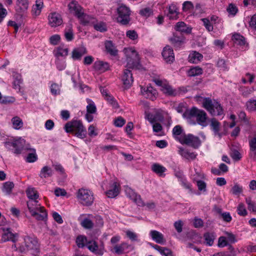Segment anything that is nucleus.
Wrapping results in <instances>:
<instances>
[{"mask_svg": "<svg viewBox=\"0 0 256 256\" xmlns=\"http://www.w3.org/2000/svg\"><path fill=\"white\" fill-rule=\"evenodd\" d=\"M12 122L13 128L16 130H19L23 126V122L22 120L18 116H14L12 118Z\"/></svg>", "mask_w": 256, "mask_h": 256, "instance_id": "58836bf2", "label": "nucleus"}, {"mask_svg": "<svg viewBox=\"0 0 256 256\" xmlns=\"http://www.w3.org/2000/svg\"><path fill=\"white\" fill-rule=\"evenodd\" d=\"M194 8V6L192 2L186 1L182 4V10L184 12L190 10Z\"/></svg>", "mask_w": 256, "mask_h": 256, "instance_id": "338daca9", "label": "nucleus"}, {"mask_svg": "<svg viewBox=\"0 0 256 256\" xmlns=\"http://www.w3.org/2000/svg\"><path fill=\"white\" fill-rule=\"evenodd\" d=\"M24 241L28 250H32L34 254L38 252L39 244L36 238L27 236L25 238Z\"/></svg>", "mask_w": 256, "mask_h": 256, "instance_id": "9b49d317", "label": "nucleus"}, {"mask_svg": "<svg viewBox=\"0 0 256 256\" xmlns=\"http://www.w3.org/2000/svg\"><path fill=\"white\" fill-rule=\"evenodd\" d=\"M126 244H121L120 245H116L114 248V252L117 254H122L123 253V252L124 250V246Z\"/></svg>", "mask_w": 256, "mask_h": 256, "instance_id": "69168bd1", "label": "nucleus"}, {"mask_svg": "<svg viewBox=\"0 0 256 256\" xmlns=\"http://www.w3.org/2000/svg\"><path fill=\"white\" fill-rule=\"evenodd\" d=\"M210 126L214 134L216 135L218 134L220 130V123L216 118H213L210 120Z\"/></svg>", "mask_w": 256, "mask_h": 256, "instance_id": "a19ab883", "label": "nucleus"}, {"mask_svg": "<svg viewBox=\"0 0 256 256\" xmlns=\"http://www.w3.org/2000/svg\"><path fill=\"white\" fill-rule=\"evenodd\" d=\"M174 225L178 232L180 233L182 232L183 223L181 220L175 222Z\"/></svg>", "mask_w": 256, "mask_h": 256, "instance_id": "0e129e2a", "label": "nucleus"}, {"mask_svg": "<svg viewBox=\"0 0 256 256\" xmlns=\"http://www.w3.org/2000/svg\"><path fill=\"white\" fill-rule=\"evenodd\" d=\"M119 193V190L116 182L111 181L109 184L108 190L106 192L108 198H114L117 196Z\"/></svg>", "mask_w": 256, "mask_h": 256, "instance_id": "4468645a", "label": "nucleus"}, {"mask_svg": "<svg viewBox=\"0 0 256 256\" xmlns=\"http://www.w3.org/2000/svg\"><path fill=\"white\" fill-rule=\"evenodd\" d=\"M105 47L107 52L110 54L112 56H116L117 54V50L112 41H106L105 42Z\"/></svg>", "mask_w": 256, "mask_h": 256, "instance_id": "f704fd0d", "label": "nucleus"}, {"mask_svg": "<svg viewBox=\"0 0 256 256\" xmlns=\"http://www.w3.org/2000/svg\"><path fill=\"white\" fill-rule=\"evenodd\" d=\"M129 240L134 243H138L140 241L138 235L135 232L132 231H129Z\"/></svg>", "mask_w": 256, "mask_h": 256, "instance_id": "3c124183", "label": "nucleus"}, {"mask_svg": "<svg viewBox=\"0 0 256 256\" xmlns=\"http://www.w3.org/2000/svg\"><path fill=\"white\" fill-rule=\"evenodd\" d=\"M170 40L175 48H180L184 44L185 38L182 35L178 36L174 34L173 36L170 38Z\"/></svg>", "mask_w": 256, "mask_h": 256, "instance_id": "4be33fe9", "label": "nucleus"}, {"mask_svg": "<svg viewBox=\"0 0 256 256\" xmlns=\"http://www.w3.org/2000/svg\"><path fill=\"white\" fill-rule=\"evenodd\" d=\"M228 245L226 238L224 236H220L218 238V246L220 248H224Z\"/></svg>", "mask_w": 256, "mask_h": 256, "instance_id": "e2e57ef3", "label": "nucleus"}, {"mask_svg": "<svg viewBox=\"0 0 256 256\" xmlns=\"http://www.w3.org/2000/svg\"><path fill=\"white\" fill-rule=\"evenodd\" d=\"M141 92L146 98L152 100H154L158 95L157 90L150 84L148 85L146 87L142 86Z\"/></svg>", "mask_w": 256, "mask_h": 256, "instance_id": "f8f14e48", "label": "nucleus"}, {"mask_svg": "<svg viewBox=\"0 0 256 256\" xmlns=\"http://www.w3.org/2000/svg\"><path fill=\"white\" fill-rule=\"evenodd\" d=\"M152 170L159 176H162L163 173L166 170V168L163 166L158 164H154L152 166Z\"/></svg>", "mask_w": 256, "mask_h": 256, "instance_id": "37998d69", "label": "nucleus"}, {"mask_svg": "<svg viewBox=\"0 0 256 256\" xmlns=\"http://www.w3.org/2000/svg\"><path fill=\"white\" fill-rule=\"evenodd\" d=\"M87 53L86 48L84 46L74 48L72 52V58L74 60H80L82 56Z\"/></svg>", "mask_w": 256, "mask_h": 256, "instance_id": "dca6fc26", "label": "nucleus"}, {"mask_svg": "<svg viewBox=\"0 0 256 256\" xmlns=\"http://www.w3.org/2000/svg\"><path fill=\"white\" fill-rule=\"evenodd\" d=\"M178 8L176 4H172L168 8V16L170 19L176 20L178 18Z\"/></svg>", "mask_w": 256, "mask_h": 256, "instance_id": "cd10ccee", "label": "nucleus"}, {"mask_svg": "<svg viewBox=\"0 0 256 256\" xmlns=\"http://www.w3.org/2000/svg\"><path fill=\"white\" fill-rule=\"evenodd\" d=\"M94 28L100 32H106L107 30L106 25L104 23L100 22L94 25Z\"/></svg>", "mask_w": 256, "mask_h": 256, "instance_id": "13d9d810", "label": "nucleus"}, {"mask_svg": "<svg viewBox=\"0 0 256 256\" xmlns=\"http://www.w3.org/2000/svg\"><path fill=\"white\" fill-rule=\"evenodd\" d=\"M38 159L36 153V150L32 149V152L30 153L26 157V162H34Z\"/></svg>", "mask_w": 256, "mask_h": 256, "instance_id": "603ef678", "label": "nucleus"}, {"mask_svg": "<svg viewBox=\"0 0 256 256\" xmlns=\"http://www.w3.org/2000/svg\"><path fill=\"white\" fill-rule=\"evenodd\" d=\"M0 232L2 233L1 240L2 242H4L8 241L16 242V237L18 234H13L10 228L1 227L0 228Z\"/></svg>", "mask_w": 256, "mask_h": 256, "instance_id": "9d476101", "label": "nucleus"}, {"mask_svg": "<svg viewBox=\"0 0 256 256\" xmlns=\"http://www.w3.org/2000/svg\"><path fill=\"white\" fill-rule=\"evenodd\" d=\"M203 58V56L196 51L192 52L188 56L189 62L193 64H198Z\"/></svg>", "mask_w": 256, "mask_h": 256, "instance_id": "a878e982", "label": "nucleus"}, {"mask_svg": "<svg viewBox=\"0 0 256 256\" xmlns=\"http://www.w3.org/2000/svg\"><path fill=\"white\" fill-rule=\"evenodd\" d=\"M117 10V22L122 25H126L128 24V8L124 6H120Z\"/></svg>", "mask_w": 256, "mask_h": 256, "instance_id": "1a4fd4ad", "label": "nucleus"}, {"mask_svg": "<svg viewBox=\"0 0 256 256\" xmlns=\"http://www.w3.org/2000/svg\"><path fill=\"white\" fill-rule=\"evenodd\" d=\"M70 12L78 17L84 11L82 8L76 2L72 1L68 5Z\"/></svg>", "mask_w": 256, "mask_h": 256, "instance_id": "6ab92c4d", "label": "nucleus"}, {"mask_svg": "<svg viewBox=\"0 0 256 256\" xmlns=\"http://www.w3.org/2000/svg\"><path fill=\"white\" fill-rule=\"evenodd\" d=\"M26 193L30 200H36L39 197L37 191L34 188H28Z\"/></svg>", "mask_w": 256, "mask_h": 256, "instance_id": "c9c22d12", "label": "nucleus"}, {"mask_svg": "<svg viewBox=\"0 0 256 256\" xmlns=\"http://www.w3.org/2000/svg\"><path fill=\"white\" fill-rule=\"evenodd\" d=\"M38 220H46L47 218V213L44 207H42L40 211L36 212V214L32 215Z\"/></svg>", "mask_w": 256, "mask_h": 256, "instance_id": "473e14b6", "label": "nucleus"}, {"mask_svg": "<svg viewBox=\"0 0 256 256\" xmlns=\"http://www.w3.org/2000/svg\"><path fill=\"white\" fill-rule=\"evenodd\" d=\"M53 170L48 166H44L40 170L39 176L40 178H47L52 176Z\"/></svg>", "mask_w": 256, "mask_h": 256, "instance_id": "7c9ffc66", "label": "nucleus"}, {"mask_svg": "<svg viewBox=\"0 0 256 256\" xmlns=\"http://www.w3.org/2000/svg\"><path fill=\"white\" fill-rule=\"evenodd\" d=\"M87 112L89 114H94L96 112V108L93 102L90 103L86 106Z\"/></svg>", "mask_w": 256, "mask_h": 256, "instance_id": "680f3d73", "label": "nucleus"}, {"mask_svg": "<svg viewBox=\"0 0 256 256\" xmlns=\"http://www.w3.org/2000/svg\"><path fill=\"white\" fill-rule=\"evenodd\" d=\"M64 130L66 132L72 133L80 138L86 137V130L80 120H73L67 122L64 126Z\"/></svg>", "mask_w": 256, "mask_h": 256, "instance_id": "f03ea898", "label": "nucleus"}, {"mask_svg": "<svg viewBox=\"0 0 256 256\" xmlns=\"http://www.w3.org/2000/svg\"><path fill=\"white\" fill-rule=\"evenodd\" d=\"M60 85L56 83H52L50 87V92L53 95H57L60 94Z\"/></svg>", "mask_w": 256, "mask_h": 256, "instance_id": "8fccbe9b", "label": "nucleus"}, {"mask_svg": "<svg viewBox=\"0 0 256 256\" xmlns=\"http://www.w3.org/2000/svg\"><path fill=\"white\" fill-rule=\"evenodd\" d=\"M162 56L166 62H172L174 60L173 50L169 46H166L162 52Z\"/></svg>", "mask_w": 256, "mask_h": 256, "instance_id": "ddd939ff", "label": "nucleus"}, {"mask_svg": "<svg viewBox=\"0 0 256 256\" xmlns=\"http://www.w3.org/2000/svg\"><path fill=\"white\" fill-rule=\"evenodd\" d=\"M230 156L234 160H239L242 158L241 154L240 152L237 150H232V152H230Z\"/></svg>", "mask_w": 256, "mask_h": 256, "instance_id": "4d7b16f0", "label": "nucleus"}, {"mask_svg": "<svg viewBox=\"0 0 256 256\" xmlns=\"http://www.w3.org/2000/svg\"><path fill=\"white\" fill-rule=\"evenodd\" d=\"M246 202L248 205V210L254 212H256V204L252 202L249 198L246 199Z\"/></svg>", "mask_w": 256, "mask_h": 256, "instance_id": "bf43d9fd", "label": "nucleus"}, {"mask_svg": "<svg viewBox=\"0 0 256 256\" xmlns=\"http://www.w3.org/2000/svg\"><path fill=\"white\" fill-rule=\"evenodd\" d=\"M179 153L182 156L189 160H194L197 156V154L194 152H190V151L184 150L182 148H180Z\"/></svg>", "mask_w": 256, "mask_h": 256, "instance_id": "c756f323", "label": "nucleus"}, {"mask_svg": "<svg viewBox=\"0 0 256 256\" xmlns=\"http://www.w3.org/2000/svg\"><path fill=\"white\" fill-rule=\"evenodd\" d=\"M82 226L86 228H91L93 227L92 221L88 218H84L81 222Z\"/></svg>", "mask_w": 256, "mask_h": 256, "instance_id": "6e6d98bb", "label": "nucleus"}, {"mask_svg": "<svg viewBox=\"0 0 256 256\" xmlns=\"http://www.w3.org/2000/svg\"><path fill=\"white\" fill-rule=\"evenodd\" d=\"M77 198L79 202L84 206L92 205L94 200L92 192L88 190L83 188L78 190Z\"/></svg>", "mask_w": 256, "mask_h": 256, "instance_id": "39448f33", "label": "nucleus"}, {"mask_svg": "<svg viewBox=\"0 0 256 256\" xmlns=\"http://www.w3.org/2000/svg\"><path fill=\"white\" fill-rule=\"evenodd\" d=\"M250 150H251L250 155L252 158L256 160V136L253 138L249 142Z\"/></svg>", "mask_w": 256, "mask_h": 256, "instance_id": "e433bc0d", "label": "nucleus"}, {"mask_svg": "<svg viewBox=\"0 0 256 256\" xmlns=\"http://www.w3.org/2000/svg\"><path fill=\"white\" fill-rule=\"evenodd\" d=\"M227 12L230 14L235 16L238 12L237 7L234 4H230L226 8Z\"/></svg>", "mask_w": 256, "mask_h": 256, "instance_id": "864d4df0", "label": "nucleus"}, {"mask_svg": "<svg viewBox=\"0 0 256 256\" xmlns=\"http://www.w3.org/2000/svg\"><path fill=\"white\" fill-rule=\"evenodd\" d=\"M62 22L60 15L56 12L50 14L48 16V24L52 27L60 26Z\"/></svg>", "mask_w": 256, "mask_h": 256, "instance_id": "2eb2a0df", "label": "nucleus"}, {"mask_svg": "<svg viewBox=\"0 0 256 256\" xmlns=\"http://www.w3.org/2000/svg\"><path fill=\"white\" fill-rule=\"evenodd\" d=\"M246 108L250 111L256 110V100L250 99L246 103Z\"/></svg>", "mask_w": 256, "mask_h": 256, "instance_id": "de8ad7c7", "label": "nucleus"}, {"mask_svg": "<svg viewBox=\"0 0 256 256\" xmlns=\"http://www.w3.org/2000/svg\"><path fill=\"white\" fill-rule=\"evenodd\" d=\"M64 36L68 41H71L74 38V34L72 25L70 24L66 29L64 32Z\"/></svg>", "mask_w": 256, "mask_h": 256, "instance_id": "a18cd8bd", "label": "nucleus"}, {"mask_svg": "<svg viewBox=\"0 0 256 256\" xmlns=\"http://www.w3.org/2000/svg\"><path fill=\"white\" fill-rule=\"evenodd\" d=\"M242 192V187L236 183L230 190V192L234 195H239Z\"/></svg>", "mask_w": 256, "mask_h": 256, "instance_id": "09e8293b", "label": "nucleus"}, {"mask_svg": "<svg viewBox=\"0 0 256 256\" xmlns=\"http://www.w3.org/2000/svg\"><path fill=\"white\" fill-rule=\"evenodd\" d=\"M217 66L218 67H219L221 70H226L228 69L227 64H226L225 60L222 59L219 60L218 61Z\"/></svg>", "mask_w": 256, "mask_h": 256, "instance_id": "774afa93", "label": "nucleus"}, {"mask_svg": "<svg viewBox=\"0 0 256 256\" xmlns=\"http://www.w3.org/2000/svg\"><path fill=\"white\" fill-rule=\"evenodd\" d=\"M94 66L97 70L104 72L108 69L109 64L106 62L98 60L94 62Z\"/></svg>", "mask_w": 256, "mask_h": 256, "instance_id": "2f4dec72", "label": "nucleus"}, {"mask_svg": "<svg viewBox=\"0 0 256 256\" xmlns=\"http://www.w3.org/2000/svg\"><path fill=\"white\" fill-rule=\"evenodd\" d=\"M204 25L208 31L211 32L213 30L214 28L212 25L210 24V19L208 18H204L202 19Z\"/></svg>", "mask_w": 256, "mask_h": 256, "instance_id": "5fc2aeb1", "label": "nucleus"}, {"mask_svg": "<svg viewBox=\"0 0 256 256\" xmlns=\"http://www.w3.org/2000/svg\"><path fill=\"white\" fill-rule=\"evenodd\" d=\"M81 24L86 25L89 23H92L94 22V18L86 14L84 11L77 17Z\"/></svg>", "mask_w": 256, "mask_h": 256, "instance_id": "bb28decb", "label": "nucleus"}, {"mask_svg": "<svg viewBox=\"0 0 256 256\" xmlns=\"http://www.w3.org/2000/svg\"><path fill=\"white\" fill-rule=\"evenodd\" d=\"M86 247L90 251L98 255L102 256L104 254V248H98V245L94 240H89Z\"/></svg>", "mask_w": 256, "mask_h": 256, "instance_id": "aec40b11", "label": "nucleus"}, {"mask_svg": "<svg viewBox=\"0 0 256 256\" xmlns=\"http://www.w3.org/2000/svg\"><path fill=\"white\" fill-rule=\"evenodd\" d=\"M174 28L176 31H179L186 34H190L192 31V28L188 27L186 24L182 22H177Z\"/></svg>", "mask_w": 256, "mask_h": 256, "instance_id": "c85d7f7f", "label": "nucleus"}, {"mask_svg": "<svg viewBox=\"0 0 256 256\" xmlns=\"http://www.w3.org/2000/svg\"><path fill=\"white\" fill-rule=\"evenodd\" d=\"M25 140L21 138L8 139L4 142L5 147L14 154H20L24 148Z\"/></svg>", "mask_w": 256, "mask_h": 256, "instance_id": "20e7f679", "label": "nucleus"}, {"mask_svg": "<svg viewBox=\"0 0 256 256\" xmlns=\"http://www.w3.org/2000/svg\"><path fill=\"white\" fill-rule=\"evenodd\" d=\"M68 49L67 48H65L63 46H60L58 47L56 50H54V56L56 58H64L68 56Z\"/></svg>", "mask_w": 256, "mask_h": 256, "instance_id": "393cba45", "label": "nucleus"}, {"mask_svg": "<svg viewBox=\"0 0 256 256\" xmlns=\"http://www.w3.org/2000/svg\"><path fill=\"white\" fill-rule=\"evenodd\" d=\"M232 40L235 44L240 46L242 49L246 50L248 47L244 38L239 34H233Z\"/></svg>", "mask_w": 256, "mask_h": 256, "instance_id": "f3484780", "label": "nucleus"}, {"mask_svg": "<svg viewBox=\"0 0 256 256\" xmlns=\"http://www.w3.org/2000/svg\"><path fill=\"white\" fill-rule=\"evenodd\" d=\"M88 240L86 236H78L76 239V243L78 248H84L87 246Z\"/></svg>", "mask_w": 256, "mask_h": 256, "instance_id": "79ce46f5", "label": "nucleus"}, {"mask_svg": "<svg viewBox=\"0 0 256 256\" xmlns=\"http://www.w3.org/2000/svg\"><path fill=\"white\" fill-rule=\"evenodd\" d=\"M182 128L181 126L180 125H177L175 126L172 130V134L174 136L180 137L182 135Z\"/></svg>", "mask_w": 256, "mask_h": 256, "instance_id": "052dcab7", "label": "nucleus"}, {"mask_svg": "<svg viewBox=\"0 0 256 256\" xmlns=\"http://www.w3.org/2000/svg\"><path fill=\"white\" fill-rule=\"evenodd\" d=\"M178 140L182 144H186L194 148H198L201 144L199 138L192 134L182 135L178 138Z\"/></svg>", "mask_w": 256, "mask_h": 256, "instance_id": "423d86ee", "label": "nucleus"}, {"mask_svg": "<svg viewBox=\"0 0 256 256\" xmlns=\"http://www.w3.org/2000/svg\"><path fill=\"white\" fill-rule=\"evenodd\" d=\"M203 70L200 66H192L188 71V75L189 76H196L202 74Z\"/></svg>", "mask_w": 256, "mask_h": 256, "instance_id": "72a5a7b5", "label": "nucleus"}, {"mask_svg": "<svg viewBox=\"0 0 256 256\" xmlns=\"http://www.w3.org/2000/svg\"><path fill=\"white\" fill-rule=\"evenodd\" d=\"M56 64L57 68L59 70H64L66 67L65 59L64 58H56Z\"/></svg>", "mask_w": 256, "mask_h": 256, "instance_id": "c03bdc74", "label": "nucleus"}, {"mask_svg": "<svg viewBox=\"0 0 256 256\" xmlns=\"http://www.w3.org/2000/svg\"><path fill=\"white\" fill-rule=\"evenodd\" d=\"M202 106L212 116L223 114V109L221 105L214 100L209 98H202Z\"/></svg>", "mask_w": 256, "mask_h": 256, "instance_id": "7ed1b4c3", "label": "nucleus"}, {"mask_svg": "<svg viewBox=\"0 0 256 256\" xmlns=\"http://www.w3.org/2000/svg\"><path fill=\"white\" fill-rule=\"evenodd\" d=\"M38 203L37 200H30L27 202V206L31 215L36 214V212L40 210L42 206Z\"/></svg>", "mask_w": 256, "mask_h": 256, "instance_id": "412c9836", "label": "nucleus"}, {"mask_svg": "<svg viewBox=\"0 0 256 256\" xmlns=\"http://www.w3.org/2000/svg\"><path fill=\"white\" fill-rule=\"evenodd\" d=\"M14 187V184L12 182H6L4 184L2 190L6 194H10Z\"/></svg>", "mask_w": 256, "mask_h": 256, "instance_id": "ea45409f", "label": "nucleus"}, {"mask_svg": "<svg viewBox=\"0 0 256 256\" xmlns=\"http://www.w3.org/2000/svg\"><path fill=\"white\" fill-rule=\"evenodd\" d=\"M188 122L190 124H196V123L202 126L207 125L208 116L203 110L193 107L186 110L183 114Z\"/></svg>", "mask_w": 256, "mask_h": 256, "instance_id": "f257e3e1", "label": "nucleus"}, {"mask_svg": "<svg viewBox=\"0 0 256 256\" xmlns=\"http://www.w3.org/2000/svg\"><path fill=\"white\" fill-rule=\"evenodd\" d=\"M162 92L166 96H175L179 94V90L174 88L171 86L166 84L162 86L160 88Z\"/></svg>", "mask_w": 256, "mask_h": 256, "instance_id": "a211bd4d", "label": "nucleus"}, {"mask_svg": "<svg viewBox=\"0 0 256 256\" xmlns=\"http://www.w3.org/2000/svg\"><path fill=\"white\" fill-rule=\"evenodd\" d=\"M150 235L152 240L158 244H163L166 242L164 235L157 230H151L150 232Z\"/></svg>", "mask_w": 256, "mask_h": 256, "instance_id": "5701e85b", "label": "nucleus"}, {"mask_svg": "<svg viewBox=\"0 0 256 256\" xmlns=\"http://www.w3.org/2000/svg\"><path fill=\"white\" fill-rule=\"evenodd\" d=\"M140 14L142 16L148 18L153 14V10L150 8H144L140 10Z\"/></svg>", "mask_w": 256, "mask_h": 256, "instance_id": "49530a36", "label": "nucleus"}, {"mask_svg": "<svg viewBox=\"0 0 256 256\" xmlns=\"http://www.w3.org/2000/svg\"><path fill=\"white\" fill-rule=\"evenodd\" d=\"M129 198H130L136 205L140 206H145L140 196L136 194L133 190L129 188ZM146 206L148 209H153L155 208L156 204L154 202H148Z\"/></svg>", "mask_w": 256, "mask_h": 256, "instance_id": "0eeeda50", "label": "nucleus"}, {"mask_svg": "<svg viewBox=\"0 0 256 256\" xmlns=\"http://www.w3.org/2000/svg\"><path fill=\"white\" fill-rule=\"evenodd\" d=\"M28 0H18L16 10L22 16V14L28 9Z\"/></svg>", "mask_w": 256, "mask_h": 256, "instance_id": "b1692460", "label": "nucleus"}, {"mask_svg": "<svg viewBox=\"0 0 256 256\" xmlns=\"http://www.w3.org/2000/svg\"><path fill=\"white\" fill-rule=\"evenodd\" d=\"M204 237L206 245L212 246L213 244L214 240L216 238V236L214 233H206L204 234Z\"/></svg>", "mask_w": 256, "mask_h": 256, "instance_id": "4c0bfd02", "label": "nucleus"}, {"mask_svg": "<svg viewBox=\"0 0 256 256\" xmlns=\"http://www.w3.org/2000/svg\"><path fill=\"white\" fill-rule=\"evenodd\" d=\"M140 58L134 48H129V68H140Z\"/></svg>", "mask_w": 256, "mask_h": 256, "instance_id": "6e6552de", "label": "nucleus"}]
</instances>
